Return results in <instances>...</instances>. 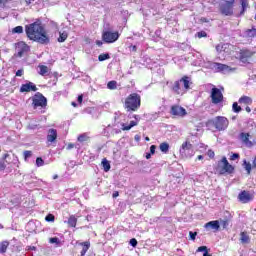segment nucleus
<instances>
[{
  "mask_svg": "<svg viewBox=\"0 0 256 256\" xmlns=\"http://www.w3.org/2000/svg\"><path fill=\"white\" fill-rule=\"evenodd\" d=\"M26 35L31 41H36L42 45H47L49 43V36L45 28L41 25V22H34L26 26Z\"/></svg>",
  "mask_w": 256,
  "mask_h": 256,
  "instance_id": "f257e3e1",
  "label": "nucleus"
},
{
  "mask_svg": "<svg viewBox=\"0 0 256 256\" xmlns=\"http://www.w3.org/2000/svg\"><path fill=\"white\" fill-rule=\"evenodd\" d=\"M141 107V96L137 93L130 94L125 100V108L128 111H137Z\"/></svg>",
  "mask_w": 256,
  "mask_h": 256,
  "instance_id": "f03ea898",
  "label": "nucleus"
},
{
  "mask_svg": "<svg viewBox=\"0 0 256 256\" xmlns=\"http://www.w3.org/2000/svg\"><path fill=\"white\" fill-rule=\"evenodd\" d=\"M189 84V77H184L174 83L173 91L176 92L177 95H184L189 89Z\"/></svg>",
  "mask_w": 256,
  "mask_h": 256,
  "instance_id": "7ed1b4c3",
  "label": "nucleus"
},
{
  "mask_svg": "<svg viewBox=\"0 0 256 256\" xmlns=\"http://www.w3.org/2000/svg\"><path fill=\"white\" fill-rule=\"evenodd\" d=\"M233 165L229 164L227 157H223L221 161L218 162L216 170L220 175H225V173H233L234 171Z\"/></svg>",
  "mask_w": 256,
  "mask_h": 256,
  "instance_id": "20e7f679",
  "label": "nucleus"
},
{
  "mask_svg": "<svg viewBox=\"0 0 256 256\" xmlns=\"http://www.w3.org/2000/svg\"><path fill=\"white\" fill-rule=\"evenodd\" d=\"M208 67L212 71H215L216 73H223L224 75H226V73H231V71H233V68H231V66L217 62H209Z\"/></svg>",
  "mask_w": 256,
  "mask_h": 256,
  "instance_id": "39448f33",
  "label": "nucleus"
},
{
  "mask_svg": "<svg viewBox=\"0 0 256 256\" xmlns=\"http://www.w3.org/2000/svg\"><path fill=\"white\" fill-rule=\"evenodd\" d=\"M180 155L182 157H185L186 159H190V157H193V155H195L193 144H191V142L189 141L184 142L180 148Z\"/></svg>",
  "mask_w": 256,
  "mask_h": 256,
  "instance_id": "423d86ee",
  "label": "nucleus"
},
{
  "mask_svg": "<svg viewBox=\"0 0 256 256\" xmlns=\"http://www.w3.org/2000/svg\"><path fill=\"white\" fill-rule=\"evenodd\" d=\"M212 123L217 131H225L229 127V120L226 117L218 116L212 120Z\"/></svg>",
  "mask_w": 256,
  "mask_h": 256,
  "instance_id": "0eeeda50",
  "label": "nucleus"
},
{
  "mask_svg": "<svg viewBox=\"0 0 256 256\" xmlns=\"http://www.w3.org/2000/svg\"><path fill=\"white\" fill-rule=\"evenodd\" d=\"M102 39L104 43H115L119 39V32L104 31Z\"/></svg>",
  "mask_w": 256,
  "mask_h": 256,
  "instance_id": "6e6552de",
  "label": "nucleus"
},
{
  "mask_svg": "<svg viewBox=\"0 0 256 256\" xmlns=\"http://www.w3.org/2000/svg\"><path fill=\"white\" fill-rule=\"evenodd\" d=\"M233 5H235V0L225 1L221 4V13L226 16L233 15Z\"/></svg>",
  "mask_w": 256,
  "mask_h": 256,
  "instance_id": "1a4fd4ad",
  "label": "nucleus"
},
{
  "mask_svg": "<svg viewBox=\"0 0 256 256\" xmlns=\"http://www.w3.org/2000/svg\"><path fill=\"white\" fill-rule=\"evenodd\" d=\"M210 97L214 105H219V103L223 102V92L219 88H212Z\"/></svg>",
  "mask_w": 256,
  "mask_h": 256,
  "instance_id": "9d476101",
  "label": "nucleus"
},
{
  "mask_svg": "<svg viewBox=\"0 0 256 256\" xmlns=\"http://www.w3.org/2000/svg\"><path fill=\"white\" fill-rule=\"evenodd\" d=\"M254 195L253 193L249 192V191H242L239 193L238 195V201H240V203H251V201H253L254 199Z\"/></svg>",
  "mask_w": 256,
  "mask_h": 256,
  "instance_id": "9b49d317",
  "label": "nucleus"
},
{
  "mask_svg": "<svg viewBox=\"0 0 256 256\" xmlns=\"http://www.w3.org/2000/svg\"><path fill=\"white\" fill-rule=\"evenodd\" d=\"M33 105L35 109H37V107H45V105H47V98L42 94H36L33 97Z\"/></svg>",
  "mask_w": 256,
  "mask_h": 256,
  "instance_id": "f8f14e48",
  "label": "nucleus"
},
{
  "mask_svg": "<svg viewBox=\"0 0 256 256\" xmlns=\"http://www.w3.org/2000/svg\"><path fill=\"white\" fill-rule=\"evenodd\" d=\"M171 115H175L176 117H185V115H187V110L181 106L174 105L171 107Z\"/></svg>",
  "mask_w": 256,
  "mask_h": 256,
  "instance_id": "ddd939ff",
  "label": "nucleus"
},
{
  "mask_svg": "<svg viewBox=\"0 0 256 256\" xmlns=\"http://www.w3.org/2000/svg\"><path fill=\"white\" fill-rule=\"evenodd\" d=\"M204 229H206V231H213V233H217L220 229L219 220L207 222L204 225Z\"/></svg>",
  "mask_w": 256,
  "mask_h": 256,
  "instance_id": "4468645a",
  "label": "nucleus"
},
{
  "mask_svg": "<svg viewBox=\"0 0 256 256\" xmlns=\"http://www.w3.org/2000/svg\"><path fill=\"white\" fill-rule=\"evenodd\" d=\"M231 47L229 44L225 43H220L216 46V51L219 55H223L225 57L226 54L229 53Z\"/></svg>",
  "mask_w": 256,
  "mask_h": 256,
  "instance_id": "2eb2a0df",
  "label": "nucleus"
},
{
  "mask_svg": "<svg viewBox=\"0 0 256 256\" xmlns=\"http://www.w3.org/2000/svg\"><path fill=\"white\" fill-rule=\"evenodd\" d=\"M16 49L18 51V57H23V53L29 51V46L25 42H18Z\"/></svg>",
  "mask_w": 256,
  "mask_h": 256,
  "instance_id": "dca6fc26",
  "label": "nucleus"
},
{
  "mask_svg": "<svg viewBox=\"0 0 256 256\" xmlns=\"http://www.w3.org/2000/svg\"><path fill=\"white\" fill-rule=\"evenodd\" d=\"M30 91H37V86L33 82L22 84L20 93H29Z\"/></svg>",
  "mask_w": 256,
  "mask_h": 256,
  "instance_id": "f3484780",
  "label": "nucleus"
},
{
  "mask_svg": "<svg viewBox=\"0 0 256 256\" xmlns=\"http://www.w3.org/2000/svg\"><path fill=\"white\" fill-rule=\"evenodd\" d=\"M47 141L48 143H55L57 141V130L56 129H49L47 134Z\"/></svg>",
  "mask_w": 256,
  "mask_h": 256,
  "instance_id": "a211bd4d",
  "label": "nucleus"
},
{
  "mask_svg": "<svg viewBox=\"0 0 256 256\" xmlns=\"http://www.w3.org/2000/svg\"><path fill=\"white\" fill-rule=\"evenodd\" d=\"M251 57H253V53L249 50H245L241 53L240 61H242V63H247Z\"/></svg>",
  "mask_w": 256,
  "mask_h": 256,
  "instance_id": "6ab92c4d",
  "label": "nucleus"
},
{
  "mask_svg": "<svg viewBox=\"0 0 256 256\" xmlns=\"http://www.w3.org/2000/svg\"><path fill=\"white\" fill-rule=\"evenodd\" d=\"M249 133H241L240 135V139L241 141L244 142V144L246 145V147H253V142H251V140H249Z\"/></svg>",
  "mask_w": 256,
  "mask_h": 256,
  "instance_id": "aec40b11",
  "label": "nucleus"
},
{
  "mask_svg": "<svg viewBox=\"0 0 256 256\" xmlns=\"http://www.w3.org/2000/svg\"><path fill=\"white\" fill-rule=\"evenodd\" d=\"M138 124H139V122L135 121V120H132L129 125L123 123V124H121L122 131H131V129H133V127H136V125H138Z\"/></svg>",
  "mask_w": 256,
  "mask_h": 256,
  "instance_id": "412c9836",
  "label": "nucleus"
},
{
  "mask_svg": "<svg viewBox=\"0 0 256 256\" xmlns=\"http://www.w3.org/2000/svg\"><path fill=\"white\" fill-rule=\"evenodd\" d=\"M240 241L243 244H247L251 241V238H249V234H247V232H241L240 233Z\"/></svg>",
  "mask_w": 256,
  "mask_h": 256,
  "instance_id": "4be33fe9",
  "label": "nucleus"
},
{
  "mask_svg": "<svg viewBox=\"0 0 256 256\" xmlns=\"http://www.w3.org/2000/svg\"><path fill=\"white\" fill-rule=\"evenodd\" d=\"M239 103L243 104V105H251V103H253V100L251 99V97L248 96H242L239 99Z\"/></svg>",
  "mask_w": 256,
  "mask_h": 256,
  "instance_id": "5701e85b",
  "label": "nucleus"
},
{
  "mask_svg": "<svg viewBox=\"0 0 256 256\" xmlns=\"http://www.w3.org/2000/svg\"><path fill=\"white\" fill-rule=\"evenodd\" d=\"M39 74L45 77V75H49V67L45 65H40L39 66Z\"/></svg>",
  "mask_w": 256,
  "mask_h": 256,
  "instance_id": "b1692460",
  "label": "nucleus"
},
{
  "mask_svg": "<svg viewBox=\"0 0 256 256\" xmlns=\"http://www.w3.org/2000/svg\"><path fill=\"white\" fill-rule=\"evenodd\" d=\"M82 245V251H81V256H84L87 251H89V247H91V243L89 242H83L80 243Z\"/></svg>",
  "mask_w": 256,
  "mask_h": 256,
  "instance_id": "393cba45",
  "label": "nucleus"
},
{
  "mask_svg": "<svg viewBox=\"0 0 256 256\" xmlns=\"http://www.w3.org/2000/svg\"><path fill=\"white\" fill-rule=\"evenodd\" d=\"M159 149L162 153H165V154L169 153V143L167 142L161 143L159 145Z\"/></svg>",
  "mask_w": 256,
  "mask_h": 256,
  "instance_id": "a878e982",
  "label": "nucleus"
},
{
  "mask_svg": "<svg viewBox=\"0 0 256 256\" xmlns=\"http://www.w3.org/2000/svg\"><path fill=\"white\" fill-rule=\"evenodd\" d=\"M240 5L242 7L241 15L247 11V8L249 7V0H240Z\"/></svg>",
  "mask_w": 256,
  "mask_h": 256,
  "instance_id": "bb28decb",
  "label": "nucleus"
},
{
  "mask_svg": "<svg viewBox=\"0 0 256 256\" xmlns=\"http://www.w3.org/2000/svg\"><path fill=\"white\" fill-rule=\"evenodd\" d=\"M68 225L69 227H77V217L71 215L68 219Z\"/></svg>",
  "mask_w": 256,
  "mask_h": 256,
  "instance_id": "cd10ccee",
  "label": "nucleus"
},
{
  "mask_svg": "<svg viewBox=\"0 0 256 256\" xmlns=\"http://www.w3.org/2000/svg\"><path fill=\"white\" fill-rule=\"evenodd\" d=\"M7 247H9V242L3 241L0 243V253H7Z\"/></svg>",
  "mask_w": 256,
  "mask_h": 256,
  "instance_id": "c85d7f7f",
  "label": "nucleus"
},
{
  "mask_svg": "<svg viewBox=\"0 0 256 256\" xmlns=\"http://www.w3.org/2000/svg\"><path fill=\"white\" fill-rule=\"evenodd\" d=\"M243 167L245 171H247L248 175H251V169H252L251 162H247V160H244Z\"/></svg>",
  "mask_w": 256,
  "mask_h": 256,
  "instance_id": "c756f323",
  "label": "nucleus"
},
{
  "mask_svg": "<svg viewBox=\"0 0 256 256\" xmlns=\"http://www.w3.org/2000/svg\"><path fill=\"white\" fill-rule=\"evenodd\" d=\"M102 166L104 171L107 173V171H109L111 169V164L109 163V161L107 159H103L102 160Z\"/></svg>",
  "mask_w": 256,
  "mask_h": 256,
  "instance_id": "7c9ffc66",
  "label": "nucleus"
},
{
  "mask_svg": "<svg viewBox=\"0 0 256 256\" xmlns=\"http://www.w3.org/2000/svg\"><path fill=\"white\" fill-rule=\"evenodd\" d=\"M68 34L67 32H60V36L58 37L59 43H65L67 41Z\"/></svg>",
  "mask_w": 256,
  "mask_h": 256,
  "instance_id": "2f4dec72",
  "label": "nucleus"
},
{
  "mask_svg": "<svg viewBox=\"0 0 256 256\" xmlns=\"http://www.w3.org/2000/svg\"><path fill=\"white\" fill-rule=\"evenodd\" d=\"M107 88L110 89V90L117 89V81L112 80V81L108 82Z\"/></svg>",
  "mask_w": 256,
  "mask_h": 256,
  "instance_id": "473e14b6",
  "label": "nucleus"
},
{
  "mask_svg": "<svg viewBox=\"0 0 256 256\" xmlns=\"http://www.w3.org/2000/svg\"><path fill=\"white\" fill-rule=\"evenodd\" d=\"M79 143H85V141H89V136L87 134H81L78 136Z\"/></svg>",
  "mask_w": 256,
  "mask_h": 256,
  "instance_id": "72a5a7b5",
  "label": "nucleus"
},
{
  "mask_svg": "<svg viewBox=\"0 0 256 256\" xmlns=\"http://www.w3.org/2000/svg\"><path fill=\"white\" fill-rule=\"evenodd\" d=\"M232 111H234V113H241V106H239L237 102H234L232 105Z\"/></svg>",
  "mask_w": 256,
  "mask_h": 256,
  "instance_id": "f704fd0d",
  "label": "nucleus"
},
{
  "mask_svg": "<svg viewBox=\"0 0 256 256\" xmlns=\"http://www.w3.org/2000/svg\"><path fill=\"white\" fill-rule=\"evenodd\" d=\"M220 227L227 229L229 227V220H218Z\"/></svg>",
  "mask_w": 256,
  "mask_h": 256,
  "instance_id": "c9c22d12",
  "label": "nucleus"
},
{
  "mask_svg": "<svg viewBox=\"0 0 256 256\" xmlns=\"http://www.w3.org/2000/svg\"><path fill=\"white\" fill-rule=\"evenodd\" d=\"M246 36L247 37H256V31L255 28L249 29L246 31Z\"/></svg>",
  "mask_w": 256,
  "mask_h": 256,
  "instance_id": "e433bc0d",
  "label": "nucleus"
},
{
  "mask_svg": "<svg viewBox=\"0 0 256 256\" xmlns=\"http://www.w3.org/2000/svg\"><path fill=\"white\" fill-rule=\"evenodd\" d=\"M107 59H110L109 54H100L98 56V61H107Z\"/></svg>",
  "mask_w": 256,
  "mask_h": 256,
  "instance_id": "4c0bfd02",
  "label": "nucleus"
},
{
  "mask_svg": "<svg viewBox=\"0 0 256 256\" xmlns=\"http://www.w3.org/2000/svg\"><path fill=\"white\" fill-rule=\"evenodd\" d=\"M45 221H48V222L53 223V221H55V216H54L53 214H48V215L45 217Z\"/></svg>",
  "mask_w": 256,
  "mask_h": 256,
  "instance_id": "58836bf2",
  "label": "nucleus"
},
{
  "mask_svg": "<svg viewBox=\"0 0 256 256\" xmlns=\"http://www.w3.org/2000/svg\"><path fill=\"white\" fill-rule=\"evenodd\" d=\"M44 161H43V158H37L36 159V165H37V167H43V165H44Z\"/></svg>",
  "mask_w": 256,
  "mask_h": 256,
  "instance_id": "ea45409f",
  "label": "nucleus"
},
{
  "mask_svg": "<svg viewBox=\"0 0 256 256\" xmlns=\"http://www.w3.org/2000/svg\"><path fill=\"white\" fill-rule=\"evenodd\" d=\"M13 33H23V27L17 26L13 29Z\"/></svg>",
  "mask_w": 256,
  "mask_h": 256,
  "instance_id": "a19ab883",
  "label": "nucleus"
},
{
  "mask_svg": "<svg viewBox=\"0 0 256 256\" xmlns=\"http://www.w3.org/2000/svg\"><path fill=\"white\" fill-rule=\"evenodd\" d=\"M237 159H239V154L238 153H234L230 156L231 161H237Z\"/></svg>",
  "mask_w": 256,
  "mask_h": 256,
  "instance_id": "79ce46f5",
  "label": "nucleus"
},
{
  "mask_svg": "<svg viewBox=\"0 0 256 256\" xmlns=\"http://www.w3.org/2000/svg\"><path fill=\"white\" fill-rule=\"evenodd\" d=\"M206 251H207V246H200L197 249L198 253H201V252L205 253Z\"/></svg>",
  "mask_w": 256,
  "mask_h": 256,
  "instance_id": "37998d69",
  "label": "nucleus"
},
{
  "mask_svg": "<svg viewBox=\"0 0 256 256\" xmlns=\"http://www.w3.org/2000/svg\"><path fill=\"white\" fill-rule=\"evenodd\" d=\"M33 155V153L31 151H24V158L25 159H29V157H31Z\"/></svg>",
  "mask_w": 256,
  "mask_h": 256,
  "instance_id": "c03bdc74",
  "label": "nucleus"
},
{
  "mask_svg": "<svg viewBox=\"0 0 256 256\" xmlns=\"http://www.w3.org/2000/svg\"><path fill=\"white\" fill-rule=\"evenodd\" d=\"M189 236L192 241H195V238L197 237V232H189Z\"/></svg>",
  "mask_w": 256,
  "mask_h": 256,
  "instance_id": "a18cd8bd",
  "label": "nucleus"
},
{
  "mask_svg": "<svg viewBox=\"0 0 256 256\" xmlns=\"http://www.w3.org/2000/svg\"><path fill=\"white\" fill-rule=\"evenodd\" d=\"M130 245H131L132 247H137V239L132 238V239L130 240Z\"/></svg>",
  "mask_w": 256,
  "mask_h": 256,
  "instance_id": "49530a36",
  "label": "nucleus"
},
{
  "mask_svg": "<svg viewBox=\"0 0 256 256\" xmlns=\"http://www.w3.org/2000/svg\"><path fill=\"white\" fill-rule=\"evenodd\" d=\"M197 35H198L199 39H201L202 37H207V32L201 31V32H198Z\"/></svg>",
  "mask_w": 256,
  "mask_h": 256,
  "instance_id": "de8ad7c7",
  "label": "nucleus"
},
{
  "mask_svg": "<svg viewBox=\"0 0 256 256\" xmlns=\"http://www.w3.org/2000/svg\"><path fill=\"white\" fill-rule=\"evenodd\" d=\"M207 155L210 159H213V157H215V152L213 150H208Z\"/></svg>",
  "mask_w": 256,
  "mask_h": 256,
  "instance_id": "09e8293b",
  "label": "nucleus"
},
{
  "mask_svg": "<svg viewBox=\"0 0 256 256\" xmlns=\"http://www.w3.org/2000/svg\"><path fill=\"white\" fill-rule=\"evenodd\" d=\"M7 165H5V162L0 161V171H5Z\"/></svg>",
  "mask_w": 256,
  "mask_h": 256,
  "instance_id": "8fccbe9b",
  "label": "nucleus"
},
{
  "mask_svg": "<svg viewBox=\"0 0 256 256\" xmlns=\"http://www.w3.org/2000/svg\"><path fill=\"white\" fill-rule=\"evenodd\" d=\"M156 149H157V146H155V145L150 146V154L155 155Z\"/></svg>",
  "mask_w": 256,
  "mask_h": 256,
  "instance_id": "3c124183",
  "label": "nucleus"
},
{
  "mask_svg": "<svg viewBox=\"0 0 256 256\" xmlns=\"http://www.w3.org/2000/svg\"><path fill=\"white\" fill-rule=\"evenodd\" d=\"M23 73H24L23 69L18 70L16 72V77H23Z\"/></svg>",
  "mask_w": 256,
  "mask_h": 256,
  "instance_id": "603ef678",
  "label": "nucleus"
},
{
  "mask_svg": "<svg viewBox=\"0 0 256 256\" xmlns=\"http://www.w3.org/2000/svg\"><path fill=\"white\" fill-rule=\"evenodd\" d=\"M50 243H59V238L54 237V238H50Z\"/></svg>",
  "mask_w": 256,
  "mask_h": 256,
  "instance_id": "864d4df0",
  "label": "nucleus"
},
{
  "mask_svg": "<svg viewBox=\"0 0 256 256\" xmlns=\"http://www.w3.org/2000/svg\"><path fill=\"white\" fill-rule=\"evenodd\" d=\"M9 0H0V6L3 7L5 6V3H7Z\"/></svg>",
  "mask_w": 256,
  "mask_h": 256,
  "instance_id": "5fc2aeb1",
  "label": "nucleus"
},
{
  "mask_svg": "<svg viewBox=\"0 0 256 256\" xmlns=\"http://www.w3.org/2000/svg\"><path fill=\"white\" fill-rule=\"evenodd\" d=\"M73 147H75V144H71V143L68 144V146H67L68 151L73 149Z\"/></svg>",
  "mask_w": 256,
  "mask_h": 256,
  "instance_id": "6e6d98bb",
  "label": "nucleus"
},
{
  "mask_svg": "<svg viewBox=\"0 0 256 256\" xmlns=\"http://www.w3.org/2000/svg\"><path fill=\"white\" fill-rule=\"evenodd\" d=\"M78 103H83V95L78 96Z\"/></svg>",
  "mask_w": 256,
  "mask_h": 256,
  "instance_id": "4d7b16f0",
  "label": "nucleus"
},
{
  "mask_svg": "<svg viewBox=\"0 0 256 256\" xmlns=\"http://www.w3.org/2000/svg\"><path fill=\"white\" fill-rule=\"evenodd\" d=\"M130 51L136 52L137 51V46H130Z\"/></svg>",
  "mask_w": 256,
  "mask_h": 256,
  "instance_id": "13d9d810",
  "label": "nucleus"
},
{
  "mask_svg": "<svg viewBox=\"0 0 256 256\" xmlns=\"http://www.w3.org/2000/svg\"><path fill=\"white\" fill-rule=\"evenodd\" d=\"M112 197H113L114 199L117 198V197H119V192H114L113 195H112Z\"/></svg>",
  "mask_w": 256,
  "mask_h": 256,
  "instance_id": "bf43d9fd",
  "label": "nucleus"
},
{
  "mask_svg": "<svg viewBox=\"0 0 256 256\" xmlns=\"http://www.w3.org/2000/svg\"><path fill=\"white\" fill-rule=\"evenodd\" d=\"M246 112L251 113V108L249 106L246 107Z\"/></svg>",
  "mask_w": 256,
  "mask_h": 256,
  "instance_id": "052dcab7",
  "label": "nucleus"
},
{
  "mask_svg": "<svg viewBox=\"0 0 256 256\" xmlns=\"http://www.w3.org/2000/svg\"><path fill=\"white\" fill-rule=\"evenodd\" d=\"M197 160H198V161L203 160V155H199V156L197 157Z\"/></svg>",
  "mask_w": 256,
  "mask_h": 256,
  "instance_id": "680f3d73",
  "label": "nucleus"
},
{
  "mask_svg": "<svg viewBox=\"0 0 256 256\" xmlns=\"http://www.w3.org/2000/svg\"><path fill=\"white\" fill-rule=\"evenodd\" d=\"M35 0H26L27 5H31V3Z\"/></svg>",
  "mask_w": 256,
  "mask_h": 256,
  "instance_id": "e2e57ef3",
  "label": "nucleus"
},
{
  "mask_svg": "<svg viewBox=\"0 0 256 256\" xmlns=\"http://www.w3.org/2000/svg\"><path fill=\"white\" fill-rule=\"evenodd\" d=\"M203 256H211V255H209V252L206 250V251L204 252Z\"/></svg>",
  "mask_w": 256,
  "mask_h": 256,
  "instance_id": "0e129e2a",
  "label": "nucleus"
},
{
  "mask_svg": "<svg viewBox=\"0 0 256 256\" xmlns=\"http://www.w3.org/2000/svg\"><path fill=\"white\" fill-rule=\"evenodd\" d=\"M7 157H9V154H4L3 160L5 161L7 159Z\"/></svg>",
  "mask_w": 256,
  "mask_h": 256,
  "instance_id": "69168bd1",
  "label": "nucleus"
},
{
  "mask_svg": "<svg viewBox=\"0 0 256 256\" xmlns=\"http://www.w3.org/2000/svg\"><path fill=\"white\" fill-rule=\"evenodd\" d=\"M151 155H152L151 153H147L146 154V159H149L151 157Z\"/></svg>",
  "mask_w": 256,
  "mask_h": 256,
  "instance_id": "338daca9",
  "label": "nucleus"
},
{
  "mask_svg": "<svg viewBox=\"0 0 256 256\" xmlns=\"http://www.w3.org/2000/svg\"><path fill=\"white\" fill-rule=\"evenodd\" d=\"M73 107H77V103L72 102Z\"/></svg>",
  "mask_w": 256,
  "mask_h": 256,
  "instance_id": "774afa93",
  "label": "nucleus"
}]
</instances>
